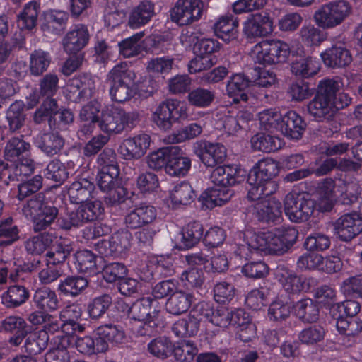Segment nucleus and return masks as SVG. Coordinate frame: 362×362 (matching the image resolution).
I'll use <instances>...</instances> for the list:
<instances>
[{
  "label": "nucleus",
  "instance_id": "obj_25",
  "mask_svg": "<svg viewBox=\"0 0 362 362\" xmlns=\"http://www.w3.org/2000/svg\"><path fill=\"white\" fill-rule=\"evenodd\" d=\"M1 327L6 332L14 333L8 341L15 346H19L29 333V326L22 317L11 315L1 322Z\"/></svg>",
  "mask_w": 362,
  "mask_h": 362
},
{
  "label": "nucleus",
  "instance_id": "obj_10",
  "mask_svg": "<svg viewBox=\"0 0 362 362\" xmlns=\"http://www.w3.org/2000/svg\"><path fill=\"white\" fill-rule=\"evenodd\" d=\"M273 31V20L267 11L250 14L243 23V33L249 40L267 37Z\"/></svg>",
  "mask_w": 362,
  "mask_h": 362
},
{
  "label": "nucleus",
  "instance_id": "obj_2",
  "mask_svg": "<svg viewBox=\"0 0 362 362\" xmlns=\"http://www.w3.org/2000/svg\"><path fill=\"white\" fill-rule=\"evenodd\" d=\"M334 83H327L326 78L321 80L317 87L313 98L307 104V111L310 117L317 122L332 120L336 115L333 103Z\"/></svg>",
  "mask_w": 362,
  "mask_h": 362
},
{
  "label": "nucleus",
  "instance_id": "obj_55",
  "mask_svg": "<svg viewBox=\"0 0 362 362\" xmlns=\"http://www.w3.org/2000/svg\"><path fill=\"white\" fill-rule=\"evenodd\" d=\"M187 99L192 106L205 108L214 102L215 93L210 89L198 87L189 91Z\"/></svg>",
  "mask_w": 362,
  "mask_h": 362
},
{
  "label": "nucleus",
  "instance_id": "obj_46",
  "mask_svg": "<svg viewBox=\"0 0 362 362\" xmlns=\"http://www.w3.org/2000/svg\"><path fill=\"white\" fill-rule=\"evenodd\" d=\"M152 302L153 299L151 297H144L136 300L131 306L125 304L128 317L136 321L150 318L149 317L153 315V311H151Z\"/></svg>",
  "mask_w": 362,
  "mask_h": 362
},
{
  "label": "nucleus",
  "instance_id": "obj_28",
  "mask_svg": "<svg viewBox=\"0 0 362 362\" xmlns=\"http://www.w3.org/2000/svg\"><path fill=\"white\" fill-rule=\"evenodd\" d=\"M88 280L79 275H69L61 279L57 291L65 297L76 298L88 286Z\"/></svg>",
  "mask_w": 362,
  "mask_h": 362
},
{
  "label": "nucleus",
  "instance_id": "obj_50",
  "mask_svg": "<svg viewBox=\"0 0 362 362\" xmlns=\"http://www.w3.org/2000/svg\"><path fill=\"white\" fill-rule=\"evenodd\" d=\"M177 151L173 156H170L166 168V173L171 176H185L190 170L191 159L188 157L182 156V151L180 147H179V151Z\"/></svg>",
  "mask_w": 362,
  "mask_h": 362
},
{
  "label": "nucleus",
  "instance_id": "obj_32",
  "mask_svg": "<svg viewBox=\"0 0 362 362\" xmlns=\"http://www.w3.org/2000/svg\"><path fill=\"white\" fill-rule=\"evenodd\" d=\"M30 297L28 288L19 284L10 286L1 296L2 304L8 309H14L24 304Z\"/></svg>",
  "mask_w": 362,
  "mask_h": 362
},
{
  "label": "nucleus",
  "instance_id": "obj_4",
  "mask_svg": "<svg viewBox=\"0 0 362 362\" xmlns=\"http://www.w3.org/2000/svg\"><path fill=\"white\" fill-rule=\"evenodd\" d=\"M352 6L345 0L329 1L322 5L313 18L319 28L332 29L341 25L351 13Z\"/></svg>",
  "mask_w": 362,
  "mask_h": 362
},
{
  "label": "nucleus",
  "instance_id": "obj_45",
  "mask_svg": "<svg viewBox=\"0 0 362 362\" xmlns=\"http://www.w3.org/2000/svg\"><path fill=\"white\" fill-rule=\"evenodd\" d=\"M95 39V60L100 63H107L116 52L117 45L113 40L103 37L100 33H98Z\"/></svg>",
  "mask_w": 362,
  "mask_h": 362
},
{
  "label": "nucleus",
  "instance_id": "obj_36",
  "mask_svg": "<svg viewBox=\"0 0 362 362\" xmlns=\"http://www.w3.org/2000/svg\"><path fill=\"white\" fill-rule=\"evenodd\" d=\"M293 308L295 315L304 322H315L319 318L318 305L311 298H306L297 301Z\"/></svg>",
  "mask_w": 362,
  "mask_h": 362
},
{
  "label": "nucleus",
  "instance_id": "obj_63",
  "mask_svg": "<svg viewBox=\"0 0 362 362\" xmlns=\"http://www.w3.org/2000/svg\"><path fill=\"white\" fill-rule=\"evenodd\" d=\"M302 42L308 46L319 45L326 39V35L319 28L313 25H304L299 31Z\"/></svg>",
  "mask_w": 362,
  "mask_h": 362
},
{
  "label": "nucleus",
  "instance_id": "obj_42",
  "mask_svg": "<svg viewBox=\"0 0 362 362\" xmlns=\"http://www.w3.org/2000/svg\"><path fill=\"white\" fill-rule=\"evenodd\" d=\"M58 214V208L52 203L45 202L38 218L35 220V225L33 226L34 232L42 233L46 230L57 218Z\"/></svg>",
  "mask_w": 362,
  "mask_h": 362
},
{
  "label": "nucleus",
  "instance_id": "obj_53",
  "mask_svg": "<svg viewBox=\"0 0 362 362\" xmlns=\"http://www.w3.org/2000/svg\"><path fill=\"white\" fill-rule=\"evenodd\" d=\"M251 145L255 151L271 153L280 148L281 140L269 134L257 133L252 137Z\"/></svg>",
  "mask_w": 362,
  "mask_h": 362
},
{
  "label": "nucleus",
  "instance_id": "obj_27",
  "mask_svg": "<svg viewBox=\"0 0 362 362\" xmlns=\"http://www.w3.org/2000/svg\"><path fill=\"white\" fill-rule=\"evenodd\" d=\"M59 77L56 74L48 73L42 76L39 80L37 93L34 94L31 99L30 106H34L40 103V98H49L54 97L59 89Z\"/></svg>",
  "mask_w": 362,
  "mask_h": 362
},
{
  "label": "nucleus",
  "instance_id": "obj_54",
  "mask_svg": "<svg viewBox=\"0 0 362 362\" xmlns=\"http://www.w3.org/2000/svg\"><path fill=\"white\" fill-rule=\"evenodd\" d=\"M258 242L261 250H267L270 254L277 255L286 253L276 230L262 233L258 236Z\"/></svg>",
  "mask_w": 362,
  "mask_h": 362
},
{
  "label": "nucleus",
  "instance_id": "obj_51",
  "mask_svg": "<svg viewBox=\"0 0 362 362\" xmlns=\"http://www.w3.org/2000/svg\"><path fill=\"white\" fill-rule=\"evenodd\" d=\"M134 195V192L130 191L119 182L106 192L104 202L107 206L117 207L125 203L127 200H132Z\"/></svg>",
  "mask_w": 362,
  "mask_h": 362
},
{
  "label": "nucleus",
  "instance_id": "obj_29",
  "mask_svg": "<svg viewBox=\"0 0 362 362\" xmlns=\"http://www.w3.org/2000/svg\"><path fill=\"white\" fill-rule=\"evenodd\" d=\"M194 295L182 290H177L168 298L165 303L166 311L173 315H180L190 308Z\"/></svg>",
  "mask_w": 362,
  "mask_h": 362
},
{
  "label": "nucleus",
  "instance_id": "obj_20",
  "mask_svg": "<svg viewBox=\"0 0 362 362\" xmlns=\"http://www.w3.org/2000/svg\"><path fill=\"white\" fill-rule=\"evenodd\" d=\"M89 38L86 26L81 24L75 25L62 40L64 52L68 54L83 53L81 51L87 45Z\"/></svg>",
  "mask_w": 362,
  "mask_h": 362
},
{
  "label": "nucleus",
  "instance_id": "obj_35",
  "mask_svg": "<svg viewBox=\"0 0 362 362\" xmlns=\"http://www.w3.org/2000/svg\"><path fill=\"white\" fill-rule=\"evenodd\" d=\"M33 303L37 309L46 313L56 310L59 307V300L55 291L47 287L35 291Z\"/></svg>",
  "mask_w": 362,
  "mask_h": 362
},
{
  "label": "nucleus",
  "instance_id": "obj_21",
  "mask_svg": "<svg viewBox=\"0 0 362 362\" xmlns=\"http://www.w3.org/2000/svg\"><path fill=\"white\" fill-rule=\"evenodd\" d=\"M336 327L341 334V343L346 347H350L356 342V337L362 331V321L356 317H346L339 315L337 319Z\"/></svg>",
  "mask_w": 362,
  "mask_h": 362
},
{
  "label": "nucleus",
  "instance_id": "obj_31",
  "mask_svg": "<svg viewBox=\"0 0 362 362\" xmlns=\"http://www.w3.org/2000/svg\"><path fill=\"white\" fill-rule=\"evenodd\" d=\"M276 275L287 293L297 294L302 292V275H297L284 264L277 267Z\"/></svg>",
  "mask_w": 362,
  "mask_h": 362
},
{
  "label": "nucleus",
  "instance_id": "obj_47",
  "mask_svg": "<svg viewBox=\"0 0 362 362\" xmlns=\"http://www.w3.org/2000/svg\"><path fill=\"white\" fill-rule=\"evenodd\" d=\"M25 119L23 103L19 100L13 103L6 111V119L10 131L15 132L21 129L25 124Z\"/></svg>",
  "mask_w": 362,
  "mask_h": 362
},
{
  "label": "nucleus",
  "instance_id": "obj_61",
  "mask_svg": "<svg viewBox=\"0 0 362 362\" xmlns=\"http://www.w3.org/2000/svg\"><path fill=\"white\" fill-rule=\"evenodd\" d=\"M172 354L177 362H192L198 354V349L192 341L184 340L176 346L173 345Z\"/></svg>",
  "mask_w": 362,
  "mask_h": 362
},
{
  "label": "nucleus",
  "instance_id": "obj_14",
  "mask_svg": "<svg viewBox=\"0 0 362 362\" xmlns=\"http://www.w3.org/2000/svg\"><path fill=\"white\" fill-rule=\"evenodd\" d=\"M246 177L245 171L236 165H219L212 171L210 180L218 187H228L240 184Z\"/></svg>",
  "mask_w": 362,
  "mask_h": 362
},
{
  "label": "nucleus",
  "instance_id": "obj_59",
  "mask_svg": "<svg viewBox=\"0 0 362 362\" xmlns=\"http://www.w3.org/2000/svg\"><path fill=\"white\" fill-rule=\"evenodd\" d=\"M94 334L113 344H122L125 339L124 332L119 326L111 323L99 326L94 330Z\"/></svg>",
  "mask_w": 362,
  "mask_h": 362
},
{
  "label": "nucleus",
  "instance_id": "obj_39",
  "mask_svg": "<svg viewBox=\"0 0 362 362\" xmlns=\"http://www.w3.org/2000/svg\"><path fill=\"white\" fill-rule=\"evenodd\" d=\"M135 78L136 74L128 64L119 62L108 72L107 82L108 84H132Z\"/></svg>",
  "mask_w": 362,
  "mask_h": 362
},
{
  "label": "nucleus",
  "instance_id": "obj_13",
  "mask_svg": "<svg viewBox=\"0 0 362 362\" xmlns=\"http://www.w3.org/2000/svg\"><path fill=\"white\" fill-rule=\"evenodd\" d=\"M157 217L156 209L148 204L140 203L124 217L126 227L135 230L152 225Z\"/></svg>",
  "mask_w": 362,
  "mask_h": 362
},
{
  "label": "nucleus",
  "instance_id": "obj_30",
  "mask_svg": "<svg viewBox=\"0 0 362 362\" xmlns=\"http://www.w3.org/2000/svg\"><path fill=\"white\" fill-rule=\"evenodd\" d=\"M154 14V4L150 1H143L130 11L128 25L132 28H140L148 23Z\"/></svg>",
  "mask_w": 362,
  "mask_h": 362
},
{
  "label": "nucleus",
  "instance_id": "obj_37",
  "mask_svg": "<svg viewBox=\"0 0 362 362\" xmlns=\"http://www.w3.org/2000/svg\"><path fill=\"white\" fill-rule=\"evenodd\" d=\"M179 151V146H170L158 149L151 153L147 157V163L150 168L160 170L163 168L166 172L170 156H173L175 152Z\"/></svg>",
  "mask_w": 362,
  "mask_h": 362
},
{
  "label": "nucleus",
  "instance_id": "obj_49",
  "mask_svg": "<svg viewBox=\"0 0 362 362\" xmlns=\"http://www.w3.org/2000/svg\"><path fill=\"white\" fill-rule=\"evenodd\" d=\"M247 183L250 187L247 189L248 192L247 194V199L250 202H261L264 200L265 197H267L274 193L278 189L277 182H270L268 185L264 183H252L250 181V175L247 177Z\"/></svg>",
  "mask_w": 362,
  "mask_h": 362
},
{
  "label": "nucleus",
  "instance_id": "obj_38",
  "mask_svg": "<svg viewBox=\"0 0 362 362\" xmlns=\"http://www.w3.org/2000/svg\"><path fill=\"white\" fill-rule=\"evenodd\" d=\"M203 132L200 123L192 122L169 134L165 141L169 144H179L198 137Z\"/></svg>",
  "mask_w": 362,
  "mask_h": 362
},
{
  "label": "nucleus",
  "instance_id": "obj_26",
  "mask_svg": "<svg viewBox=\"0 0 362 362\" xmlns=\"http://www.w3.org/2000/svg\"><path fill=\"white\" fill-rule=\"evenodd\" d=\"M238 18L232 15L220 17L213 25L214 32L218 38L226 42H230L238 36Z\"/></svg>",
  "mask_w": 362,
  "mask_h": 362
},
{
  "label": "nucleus",
  "instance_id": "obj_8",
  "mask_svg": "<svg viewBox=\"0 0 362 362\" xmlns=\"http://www.w3.org/2000/svg\"><path fill=\"white\" fill-rule=\"evenodd\" d=\"M203 11L202 0H177L170 10V16L173 22L184 26L198 21L202 18Z\"/></svg>",
  "mask_w": 362,
  "mask_h": 362
},
{
  "label": "nucleus",
  "instance_id": "obj_22",
  "mask_svg": "<svg viewBox=\"0 0 362 362\" xmlns=\"http://www.w3.org/2000/svg\"><path fill=\"white\" fill-rule=\"evenodd\" d=\"M34 144L46 156L52 157L63 149L65 139L57 131L52 130L39 134L35 138Z\"/></svg>",
  "mask_w": 362,
  "mask_h": 362
},
{
  "label": "nucleus",
  "instance_id": "obj_44",
  "mask_svg": "<svg viewBox=\"0 0 362 362\" xmlns=\"http://www.w3.org/2000/svg\"><path fill=\"white\" fill-rule=\"evenodd\" d=\"M74 262L80 272L94 274L99 272L97 256L90 250H79L74 255Z\"/></svg>",
  "mask_w": 362,
  "mask_h": 362
},
{
  "label": "nucleus",
  "instance_id": "obj_6",
  "mask_svg": "<svg viewBox=\"0 0 362 362\" xmlns=\"http://www.w3.org/2000/svg\"><path fill=\"white\" fill-rule=\"evenodd\" d=\"M284 205L286 216L295 223L308 221L316 208L315 201L305 194L288 193Z\"/></svg>",
  "mask_w": 362,
  "mask_h": 362
},
{
  "label": "nucleus",
  "instance_id": "obj_52",
  "mask_svg": "<svg viewBox=\"0 0 362 362\" xmlns=\"http://www.w3.org/2000/svg\"><path fill=\"white\" fill-rule=\"evenodd\" d=\"M197 194L189 182L176 185L170 192L172 202L175 205H188L194 201Z\"/></svg>",
  "mask_w": 362,
  "mask_h": 362
},
{
  "label": "nucleus",
  "instance_id": "obj_62",
  "mask_svg": "<svg viewBox=\"0 0 362 362\" xmlns=\"http://www.w3.org/2000/svg\"><path fill=\"white\" fill-rule=\"evenodd\" d=\"M57 346L49 351L45 355V362H69L70 356L67 350L69 338L66 336H57Z\"/></svg>",
  "mask_w": 362,
  "mask_h": 362
},
{
  "label": "nucleus",
  "instance_id": "obj_48",
  "mask_svg": "<svg viewBox=\"0 0 362 362\" xmlns=\"http://www.w3.org/2000/svg\"><path fill=\"white\" fill-rule=\"evenodd\" d=\"M30 145L22 138L13 137L6 144L4 149V158L6 160L16 163L21 160L24 154L27 153Z\"/></svg>",
  "mask_w": 362,
  "mask_h": 362
},
{
  "label": "nucleus",
  "instance_id": "obj_57",
  "mask_svg": "<svg viewBox=\"0 0 362 362\" xmlns=\"http://www.w3.org/2000/svg\"><path fill=\"white\" fill-rule=\"evenodd\" d=\"M112 303V298L109 294H103L95 297L88 304L86 310L88 316L93 320L102 317Z\"/></svg>",
  "mask_w": 362,
  "mask_h": 362
},
{
  "label": "nucleus",
  "instance_id": "obj_40",
  "mask_svg": "<svg viewBox=\"0 0 362 362\" xmlns=\"http://www.w3.org/2000/svg\"><path fill=\"white\" fill-rule=\"evenodd\" d=\"M25 338V351L29 355L41 354L47 348L49 339L48 333L43 329L34 332L29 331Z\"/></svg>",
  "mask_w": 362,
  "mask_h": 362
},
{
  "label": "nucleus",
  "instance_id": "obj_3",
  "mask_svg": "<svg viewBox=\"0 0 362 362\" xmlns=\"http://www.w3.org/2000/svg\"><path fill=\"white\" fill-rule=\"evenodd\" d=\"M139 121L137 112H126L124 109L112 107L103 112L98 124L100 130L110 136L117 135L133 129Z\"/></svg>",
  "mask_w": 362,
  "mask_h": 362
},
{
  "label": "nucleus",
  "instance_id": "obj_9",
  "mask_svg": "<svg viewBox=\"0 0 362 362\" xmlns=\"http://www.w3.org/2000/svg\"><path fill=\"white\" fill-rule=\"evenodd\" d=\"M192 151L207 168L222 164L227 156V150L223 144L205 139L194 142Z\"/></svg>",
  "mask_w": 362,
  "mask_h": 362
},
{
  "label": "nucleus",
  "instance_id": "obj_60",
  "mask_svg": "<svg viewBox=\"0 0 362 362\" xmlns=\"http://www.w3.org/2000/svg\"><path fill=\"white\" fill-rule=\"evenodd\" d=\"M159 310H153L150 318L141 320V323L134 327V332L137 337H151L158 333L160 321L158 319Z\"/></svg>",
  "mask_w": 362,
  "mask_h": 362
},
{
  "label": "nucleus",
  "instance_id": "obj_64",
  "mask_svg": "<svg viewBox=\"0 0 362 362\" xmlns=\"http://www.w3.org/2000/svg\"><path fill=\"white\" fill-rule=\"evenodd\" d=\"M341 293L348 298H362V274L344 279L340 286Z\"/></svg>",
  "mask_w": 362,
  "mask_h": 362
},
{
  "label": "nucleus",
  "instance_id": "obj_33",
  "mask_svg": "<svg viewBox=\"0 0 362 362\" xmlns=\"http://www.w3.org/2000/svg\"><path fill=\"white\" fill-rule=\"evenodd\" d=\"M74 252V245L67 240L59 239L52 243L45 254V259L62 265Z\"/></svg>",
  "mask_w": 362,
  "mask_h": 362
},
{
  "label": "nucleus",
  "instance_id": "obj_58",
  "mask_svg": "<svg viewBox=\"0 0 362 362\" xmlns=\"http://www.w3.org/2000/svg\"><path fill=\"white\" fill-rule=\"evenodd\" d=\"M40 6L36 1L26 4L23 10L17 16L18 23H21V28L31 30L37 25Z\"/></svg>",
  "mask_w": 362,
  "mask_h": 362
},
{
  "label": "nucleus",
  "instance_id": "obj_1",
  "mask_svg": "<svg viewBox=\"0 0 362 362\" xmlns=\"http://www.w3.org/2000/svg\"><path fill=\"white\" fill-rule=\"evenodd\" d=\"M276 80V74L273 71L255 66L249 73H238L230 76L226 83V95L233 100V103L247 102L248 95L246 90L250 87L258 86L267 88L273 85Z\"/></svg>",
  "mask_w": 362,
  "mask_h": 362
},
{
  "label": "nucleus",
  "instance_id": "obj_7",
  "mask_svg": "<svg viewBox=\"0 0 362 362\" xmlns=\"http://www.w3.org/2000/svg\"><path fill=\"white\" fill-rule=\"evenodd\" d=\"M187 117V107L177 100L161 102L153 114L154 123L162 130L170 129L179 119Z\"/></svg>",
  "mask_w": 362,
  "mask_h": 362
},
{
  "label": "nucleus",
  "instance_id": "obj_56",
  "mask_svg": "<svg viewBox=\"0 0 362 362\" xmlns=\"http://www.w3.org/2000/svg\"><path fill=\"white\" fill-rule=\"evenodd\" d=\"M147 350L158 358L166 359L173 351V344L167 337H158L148 343Z\"/></svg>",
  "mask_w": 362,
  "mask_h": 362
},
{
  "label": "nucleus",
  "instance_id": "obj_19",
  "mask_svg": "<svg viewBox=\"0 0 362 362\" xmlns=\"http://www.w3.org/2000/svg\"><path fill=\"white\" fill-rule=\"evenodd\" d=\"M279 173V163L273 159L264 158L259 160L250 170V181L252 183H264L268 185L272 182H276L274 178Z\"/></svg>",
  "mask_w": 362,
  "mask_h": 362
},
{
  "label": "nucleus",
  "instance_id": "obj_18",
  "mask_svg": "<svg viewBox=\"0 0 362 362\" xmlns=\"http://www.w3.org/2000/svg\"><path fill=\"white\" fill-rule=\"evenodd\" d=\"M95 189V179L93 176L79 177L68 187L69 201L76 204L86 202L93 197Z\"/></svg>",
  "mask_w": 362,
  "mask_h": 362
},
{
  "label": "nucleus",
  "instance_id": "obj_16",
  "mask_svg": "<svg viewBox=\"0 0 362 362\" xmlns=\"http://www.w3.org/2000/svg\"><path fill=\"white\" fill-rule=\"evenodd\" d=\"M307 124L295 111L291 110L281 115L278 131L288 139L299 140L305 131Z\"/></svg>",
  "mask_w": 362,
  "mask_h": 362
},
{
  "label": "nucleus",
  "instance_id": "obj_24",
  "mask_svg": "<svg viewBox=\"0 0 362 362\" xmlns=\"http://www.w3.org/2000/svg\"><path fill=\"white\" fill-rule=\"evenodd\" d=\"M321 58L325 66L332 69L345 67L352 61L350 51L338 45H332L321 53Z\"/></svg>",
  "mask_w": 362,
  "mask_h": 362
},
{
  "label": "nucleus",
  "instance_id": "obj_5",
  "mask_svg": "<svg viewBox=\"0 0 362 362\" xmlns=\"http://www.w3.org/2000/svg\"><path fill=\"white\" fill-rule=\"evenodd\" d=\"M255 63L272 65L286 61L290 54L287 43L277 40H264L256 44L252 50Z\"/></svg>",
  "mask_w": 362,
  "mask_h": 362
},
{
  "label": "nucleus",
  "instance_id": "obj_17",
  "mask_svg": "<svg viewBox=\"0 0 362 362\" xmlns=\"http://www.w3.org/2000/svg\"><path fill=\"white\" fill-rule=\"evenodd\" d=\"M69 16L62 10L49 9L43 12L40 28L47 34L61 35L66 29Z\"/></svg>",
  "mask_w": 362,
  "mask_h": 362
},
{
  "label": "nucleus",
  "instance_id": "obj_41",
  "mask_svg": "<svg viewBox=\"0 0 362 362\" xmlns=\"http://www.w3.org/2000/svg\"><path fill=\"white\" fill-rule=\"evenodd\" d=\"M204 227L199 221L189 223L182 230L181 245L183 249L195 246L203 238Z\"/></svg>",
  "mask_w": 362,
  "mask_h": 362
},
{
  "label": "nucleus",
  "instance_id": "obj_15",
  "mask_svg": "<svg viewBox=\"0 0 362 362\" xmlns=\"http://www.w3.org/2000/svg\"><path fill=\"white\" fill-rule=\"evenodd\" d=\"M151 144L150 136L139 134L123 141L119 148V153L127 160L141 158L146 153Z\"/></svg>",
  "mask_w": 362,
  "mask_h": 362
},
{
  "label": "nucleus",
  "instance_id": "obj_11",
  "mask_svg": "<svg viewBox=\"0 0 362 362\" xmlns=\"http://www.w3.org/2000/svg\"><path fill=\"white\" fill-rule=\"evenodd\" d=\"M95 89V82L91 76L83 74L69 81L65 95L70 102L79 103L93 97Z\"/></svg>",
  "mask_w": 362,
  "mask_h": 362
},
{
  "label": "nucleus",
  "instance_id": "obj_34",
  "mask_svg": "<svg viewBox=\"0 0 362 362\" xmlns=\"http://www.w3.org/2000/svg\"><path fill=\"white\" fill-rule=\"evenodd\" d=\"M200 322L201 319L194 317L189 312L188 315L173 323L172 331L178 337H194L199 330Z\"/></svg>",
  "mask_w": 362,
  "mask_h": 362
},
{
  "label": "nucleus",
  "instance_id": "obj_43",
  "mask_svg": "<svg viewBox=\"0 0 362 362\" xmlns=\"http://www.w3.org/2000/svg\"><path fill=\"white\" fill-rule=\"evenodd\" d=\"M52 62L50 54L42 49L34 50L30 55L29 71L32 76H40L47 71Z\"/></svg>",
  "mask_w": 362,
  "mask_h": 362
},
{
  "label": "nucleus",
  "instance_id": "obj_12",
  "mask_svg": "<svg viewBox=\"0 0 362 362\" xmlns=\"http://www.w3.org/2000/svg\"><path fill=\"white\" fill-rule=\"evenodd\" d=\"M334 230L340 240L349 242L362 232V218L356 212L344 214L334 223Z\"/></svg>",
  "mask_w": 362,
  "mask_h": 362
},
{
  "label": "nucleus",
  "instance_id": "obj_23",
  "mask_svg": "<svg viewBox=\"0 0 362 362\" xmlns=\"http://www.w3.org/2000/svg\"><path fill=\"white\" fill-rule=\"evenodd\" d=\"M255 209V217L260 222L274 223L281 217V203L274 198L257 202Z\"/></svg>",
  "mask_w": 362,
  "mask_h": 362
}]
</instances>
